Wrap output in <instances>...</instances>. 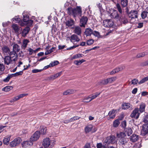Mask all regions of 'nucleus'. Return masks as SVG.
<instances>
[{"mask_svg":"<svg viewBox=\"0 0 148 148\" xmlns=\"http://www.w3.org/2000/svg\"><path fill=\"white\" fill-rule=\"evenodd\" d=\"M2 52L5 55H8L11 51L10 48L7 46L4 45L1 48Z\"/></svg>","mask_w":148,"mask_h":148,"instance_id":"obj_12","label":"nucleus"},{"mask_svg":"<svg viewBox=\"0 0 148 148\" xmlns=\"http://www.w3.org/2000/svg\"><path fill=\"white\" fill-rule=\"evenodd\" d=\"M126 136V135L123 132H119L116 134L118 143L123 148H129L130 147V142H128L129 140Z\"/></svg>","mask_w":148,"mask_h":148,"instance_id":"obj_1","label":"nucleus"},{"mask_svg":"<svg viewBox=\"0 0 148 148\" xmlns=\"http://www.w3.org/2000/svg\"><path fill=\"white\" fill-rule=\"evenodd\" d=\"M8 56L13 60L14 62L16 61L18 59V55L14 51H11Z\"/></svg>","mask_w":148,"mask_h":148,"instance_id":"obj_14","label":"nucleus"},{"mask_svg":"<svg viewBox=\"0 0 148 148\" xmlns=\"http://www.w3.org/2000/svg\"><path fill=\"white\" fill-rule=\"evenodd\" d=\"M40 136V132L38 131H36L31 136L30 140L32 141H36L39 139Z\"/></svg>","mask_w":148,"mask_h":148,"instance_id":"obj_9","label":"nucleus"},{"mask_svg":"<svg viewBox=\"0 0 148 148\" xmlns=\"http://www.w3.org/2000/svg\"><path fill=\"white\" fill-rule=\"evenodd\" d=\"M50 144V139L49 138H46L44 139L42 145L45 148L49 147Z\"/></svg>","mask_w":148,"mask_h":148,"instance_id":"obj_18","label":"nucleus"},{"mask_svg":"<svg viewBox=\"0 0 148 148\" xmlns=\"http://www.w3.org/2000/svg\"><path fill=\"white\" fill-rule=\"evenodd\" d=\"M94 40L93 39H90L86 41V44L88 45H90L94 43Z\"/></svg>","mask_w":148,"mask_h":148,"instance_id":"obj_50","label":"nucleus"},{"mask_svg":"<svg viewBox=\"0 0 148 148\" xmlns=\"http://www.w3.org/2000/svg\"><path fill=\"white\" fill-rule=\"evenodd\" d=\"M12 87L11 86H6L2 89V90L5 92H8L12 89Z\"/></svg>","mask_w":148,"mask_h":148,"instance_id":"obj_39","label":"nucleus"},{"mask_svg":"<svg viewBox=\"0 0 148 148\" xmlns=\"http://www.w3.org/2000/svg\"><path fill=\"white\" fill-rule=\"evenodd\" d=\"M138 82V80L136 79H134L132 81V84L134 85L136 84Z\"/></svg>","mask_w":148,"mask_h":148,"instance_id":"obj_58","label":"nucleus"},{"mask_svg":"<svg viewBox=\"0 0 148 148\" xmlns=\"http://www.w3.org/2000/svg\"><path fill=\"white\" fill-rule=\"evenodd\" d=\"M115 111L116 110L112 109L109 111L108 114V115L109 116L110 118L113 119L114 118L115 115L114 114L115 112Z\"/></svg>","mask_w":148,"mask_h":148,"instance_id":"obj_29","label":"nucleus"},{"mask_svg":"<svg viewBox=\"0 0 148 148\" xmlns=\"http://www.w3.org/2000/svg\"><path fill=\"white\" fill-rule=\"evenodd\" d=\"M148 13L147 12L145 9L143 11L141 14V16L143 19H144L147 16Z\"/></svg>","mask_w":148,"mask_h":148,"instance_id":"obj_42","label":"nucleus"},{"mask_svg":"<svg viewBox=\"0 0 148 148\" xmlns=\"http://www.w3.org/2000/svg\"><path fill=\"white\" fill-rule=\"evenodd\" d=\"M148 133V123H145L142 126L141 134L145 136Z\"/></svg>","mask_w":148,"mask_h":148,"instance_id":"obj_5","label":"nucleus"},{"mask_svg":"<svg viewBox=\"0 0 148 148\" xmlns=\"http://www.w3.org/2000/svg\"><path fill=\"white\" fill-rule=\"evenodd\" d=\"M111 16L112 18L115 19L119 20L120 18L116 11H114L111 14Z\"/></svg>","mask_w":148,"mask_h":148,"instance_id":"obj_23","label":"nucleus"},{"mask_svg":"<svg viewBox=\"0 0 148 148\" xmlns=\"http://www.w3.org/2000/svg\"><path fill=\"white\" fill-rule=\"evenodd\" d=\"M30 30V28L28 27H27L24 29L22 31L21 34L22 36L23 37L26 36L27 35Z\"/></svg>","mask_w":148,"mask_h":148,"instance_id":"obj_20","label":"nucleus"},{"mask_svg":"<svg viewBox=\"0 0 148 148\" xmlns=\"http://www.w3.org/2000/svg\"><path fill=\"white\" fill-rule=\"evenodd\" d=\"M29 42V41L27 39H24L22 45V48L24 49H25L27 47V44Z\"/></svg>","mask_w":148,"mask_h":148,"instance_id":"obj_35","label":"nucleus"},{"mask_svg":"<svg viewBox=\"0 0 148 148\" xmlns=\"http://www.w3.org/2000/svg\"><path fill=\"white\" fill-rule=\"evenodd\" d=\"M141 65L142 66H148V60H147L143 62L141 64Z\"/></svg>","mask_w":148,"mask_h":148,"instance_id":"obj_61","label":"nucleus"},{"mask_svg":"<svg viewBox=\"0 0 148 148\" xmlns=\"http://www.w3.org/2000/svg\"><path fill=\"white\" fill-rule=\"evenodd\" d=\"M138 138L139 136L135 134H133L130 138V141L133 143L136 141Z\"/></svg>","mask_w":148,"mask_h":148,"instance_id":"obj_21","label":"nucleus"},{"mask_svg":"<svg viewBox=\"0 0 148 148\" xmlns=\"http://www.w3.org/2000/svg\"><path fill=\"white\" fill-rule=\"evenodd\" d=\"M132 106L129 103H125L122 105V108L123 109L126 110L128 109H132Z\"/></svg>","mask_w":148,"mask_h":148,"instance_id":"obj_19","label":"nucleus"},{"mask_svg":"<svg viewBox=\"0 0 148 148\" xmlns=\"http://www.w3.org/2000/svg\"><path fill=\"white\" fill-rule=\"evenodd\" d=\"M140 115L139 113V109L138 108H135L132 112L130 116L132 118H134L136 119H138Z\"/></svg>","mask_w":148,"mask_h":148,"instance_id":"obj_8","label":"nucleus"},{"mask_svg":"<svg viewBox=\"0 0 148 148\" xmlns=\"http://www.w3.org/2000/svg\"><path fill=\"white\" fill-rule=\"evenodd\" d=\"M92 126L91 125H88L86 126L84 129L85 132L86 133L90 132L92 130Z\"/></svg>","mask_w":148,"mask_h":148,"instance_id":"obj_36","label":"nucleus"},{"mask_svg":"<svg viewBox=\"0 0 148 148\" xmlns=\"http://www.w3.org/2000/svg\"><path fill=\"white\" fill-rule=\"evenodd\" d=\"M119 21L121 23H123V24H125L128 23V21L127 19L125 17H120L119 19Z\"/></svg>","mask_w":148,"mask_h":148,"instance_id":"obj_31","label":"nucleus"},{"mask_svg":"<svg viewBox=\"0 0 148 148\" xmlns=\"http://www.w3.org/2000/svg\"><path fill=\"white\" fill-rule=\"evenodd\" d=\"M120 124L119 120L116 119L115 120L113 123V126L114 127H116L119 126Z\"/></svg>","mask_w":148,"mask_h":148,"instance_id":"obj_44","label":"nucleus"},{"mask_svg":"<svg viewBox=\"0 0 148 148\" xmlns=\"http://www.w3.org/2000/svg\"><path fill=\"white\" fill-rule=\"evenodd\" d=\"M93 31L90 28H87L85 29L84 34L87 36H90L92 34Z\"/></svg>","mask_w":148,"mask_h":148,"instance_id":"obj_30","label":"nucleus"},{"mask_svg":"<svg viewBox=\"0 0 148 148\" xmlns=\"http://www.w3.org/2000/svg\"><path fill=\"white\" fill-rule=\"evenodd\" d=\"M121 125L123 128H125L126 126V122L125 121H123L122 122Z\"/></svg>","mask_w":148,"mask_h":148,"instance_id":"obj_64","label":"nucleus"},{"mask_svg":"<svg viewBox=\"0 0 148 148\" xmlns=\"http://www.w3.org/2000/svg\"><path fill=\"white\" fill-rule=\"evenodd\" d=\"M116 7L119 12L121 14H122L123 11L121 9V7L119 3H117L116 5Z\"/></svg>","mask_w":148,"mask_h":148,"instance_id":"obj_45","label":"nucleus"},{"mask_svg":"<svg viewBox=\"0 0 148 148\" xmlns=\"http://www.w3.org/2000/svg\"><path fill=\"white\" fill-rule=\"evenodd\" d=\"M23 21L25 23V24L29 26H30L33 24V21L32 20H29V16L28 15L25 16L24 13H23Z\"/></svg>","mask_w":148,"mask_h":148,"instance_id":"obj_4","label":"nucleus"},{"mask_svg":"<svg viewBox=\"0 0 148 148\" xmlns=\"http://www.w3.org/2000/svg\"><path fill=\"white\" fill-rule=\"evenodd\" d=\"M42 70V69H34L32 70V72L34 73H36L38 72H40Z\"/></svg>","mask_w":148,"mask_h":148,"instance_id":"obj_60","label":"nucleus"},{"mask_svg":"<svg viewBox=\"0 0 148 148\" xmlns=\"http://www.w3.org/2000/svg\"><path fill=\"white\" fill-rule=\"evenodd\" d=\"M116 79V77H113L102 80L100 82V83L103 85H106L108 83H112L115 81Z\"/></svg>","mask_w":148,"mask_h":148,"instance_id":"obj_7","label":"nucleus"},{"mask_svg":"<svg viewBox=\"0 0 148 148\" xmlns=\"http://www.w3.org/2000/svg\"><path fill=\"white\" fill-rule=\"evenodd\" d=\"M71 41L72 42H79V41L80 38L76 35L73 34L71 35V38L70 39Z\"/></svg>","mask_w":148,"mask_h":148,"instance_id":"obj_22","label":"nucleus"},{"mask_svg":"<svg viewBox=\"0 0 148 148\" xmlns=\"http://www.w3.org/2000/svg\"><path fill=\"white\" fill-rule=\"evenodd\" d=\"M97 148H106L105 146L103 145L101 143H99L97 144Z\"/></svg>","mask_w":148,"mask_h":148,"instance_id":"obj_55","label":"nucleus"},{"mask_svg":"<svg viewBox=\"0 0 148 148\" xmlns=\"http://www.w3.org/2000/svg\"><path fill=\"white\" fill-rule=\"evenodd\" d=\"M121 70L122 69L121 68H116L112 71L110 73V75L113 74L117 72H118L119 71H121Z\"/></svg>","mask_w":148,"mask_h":148,"instance_id":"obj_40","label":"nucleus"},{"mask_svg":"<svg viewBox=\"0 0 148 148\" xmlns=\"http://www.w3.org/2000/svg\"><path fill=\"white\" fill-rule=\"evenodd\" d=\"M62 73V72L60 71L57 73L47 77V79L49 80H54L57 78L58 77L60 76L61 75Z\"/></svg>","mask_w":148,"mask_h":148,"instance_id":"obj_17","label":"nucleus"},{"mask_svg":"<svg viewBox=\"0 0 148 148\" xmlns=\"http://www.w3.org/2000/svg\"><path fill=\"white\" fill-rule=\"evenodd\" d=\"M12 27L15 33L17 34H18L19 29L17 25L16 24H14L12 25Z\"/></svg>","mask_w":148,"mask_h":148,"instance_id":"obj_33","label":"nucleus"},{"mask_svg":"<svg viewBox=\"0 0 148 148\" xmlns=\"http://www.w3.org/2000/svg\"><path fill=\"white\" fill-rule=\"evenodd\" d=\"M84 56V55L81 54H78L74 55L71 58V60L75 59H77L83 57Z\"/></svg>","mask_w":148,"mask_h":148,"instance_id":"obj_41","label":"nucleus"},{"mask_svg":"<svg viewBox=\"0 0 148 148\" xmlns=\"http://www.w3.org/2000/svg\"><path fill=\"white\" fill-rule=\"evenodd\" d=\"M67 10L68 14L70 15H73L74 17H75L77 15L80 16L82 12L81 8L79 6H77L76 8H68Z\"/></svg>","mask_w":148,"mask_h":148,"instance_id":"obj_2","label":"nucleus"},{"mask_svg":"<svg viewBox=\"0 0 148 148\" xmlns=\"http://www.w3.org/2000/svg\"><path fill=\"white\" fill-rule=\"evenodd\" d=\"M21 140L20 138L19 137L16 138L10 142V145L11 147H14L19 144Z\"/></svg>","mask_w":148,"mask_h":148,"instance_id":"obj_6","label":"nucleus"},{"mask_svg":"<svg viewBox=\"0 0 148 148\" xmlns=\"http://www.w3.org/2000/svg\"><path fill=\"white\" fill-rule=\"evenodd\" d=\"M5 69V66L3 64H0V71L2 72Z\"/></svg>","mask_w":148,"mask_h":148,"instance_id":"obj_59","label":"nucleus"},{"mask_svg":"<svg viewBox=\"0 0 148 148\" xmlns=\"http://www.w3.org/2000/svg\"><path fill=\"white\" fill-rule=\"evenodd\" d=\"M88 20L87 17L82 16L80 21V26L81 27H85V25L86 24Z\"/></svg>","mask_w":148,"mask_h":148,"instance_id":"obj_13","label":"nucleus"},{"mask_svg":"<svg viewBox=\"0 0 148 148\" xmlns=\"http://www.w3.org/2000/svg\"><path fill=\"white\" fill-rule=\"evenodd\" d=\"M10 138V136H5L3 140V144L6 145H8L9 143Z\"/></svg>","mask_w":148,"mask_h":148,"instance_id":"obj_28","label":"nucleus"},{"mask_svg":"<svg viewBox=\"0 0 148 148\" xmlns=\"http://www.w3.org/2000/svg\"><path fill=\"white\" fill-rule=\"evenodd\" d=\"M59 63V62L58 61L56 60L53 62H51L49 64L51 67H53L56 65L58 64Z\"/></svg>","mask_w":148,"mask_h":148,"instance_id":"obj_47","label":"nucleus"},{"mask_svg":"<svg viewBox=\"0 0 148 148\" xmlns=\"http://www.w3.org/2000/svg\"><path fill=\"white\" fill-rule=\"evenodd\" d=\"M110 138H111L110 139L111 143H113L115 142V137L114 136H110Z\"/></svg>","mask_w":148,"mask_h":148,"instance_id":"obj_56","label":"nucleus"},{"mask_svg":"<svg viewBox=\"0 0 148 148\" xmlns=\"http://www.w3.org/2000/svg\"><path fill=\"white\" fill-rule=\"evenodd\" d=\"M145 106V104L144 103H142L140 104L139 111L140 113H142L144 111Z\"/></svg>","mask_w":148,"mask_h":148,"instance_id":"obj_34","label":"nucleus"},{"mask_svg":"<svg viewBox=\"0 0 148 148\" xmlns=\"http://www.w3.org/2000/svg\"><path fill=\"white\" fill-rule=\"evenodd\" d=\"M111 138H110V136L107 137L104 141V143H106V145H108L111 143L110 140Z\"/></svg>","mask_w":148,"mask_h":148,"instance_id":"obj_54","label":"nucleus"},{"mask_svg":"<svg viewBox=\"0 0 148 148\" xmlns=\"http://www.w3.org/2000/svg\"><path fill=\"white\" fill-rule=\"evenodd\" d=\"M148 81V76L145 77L141 80L138 82L139 84H141L145 82Z\"/></svg>","mask_w":148,"mask_h":148,"instance_id":"obj_46","label":"nucleus"},{"mask_svg":"<svg viewBox=\"0 0 148 148\" xmlns=\"http://www.w3.org/2000/svg\"><path fill=\"white\" fill-rule=\"evenodd\" d=\"M138 12L136 10H132L128 14L129 17L130 18V23H133L135 21V19L138 18Z\"/></svg>","mask_w":148,"mask_h":148,"instance_id":"obj_3","label":"nucleus"},{"mask_svg":"<svg viewBox=\"0 0 148 148\" xmlns=\"http://www.w3.org/2000/svg\"><path fill=\"white\" fill-rule=\"evenodd\" d=\"M30 140L24 141L21 143L22 147L26 148L29 146H31L33 145V143Z\"/></svg>","mask_w":148,"mask_h":148,"instance_id":"obj_15","label":"nucleus"},{"mask_svg":"<svg viewBox=\"0 0 148 148\" xmlns=\"http://www.w3.org/2000/svg\"><path fill=\"white\" fill-rule=\"evenodd\" d=\"M128 0H121V4L123 7H125L128 4Z\"/></svg>","mask_w":148,"mask_h":148,"instance_id":"obj_37","label":"nucleus"},{"mask_svg":"<svg viewBox=\"0 0 148 148\" xmlns=\"http://www.w3.org/2000/svg\"><path fill=\"white\" fill-rule=\"evenodd\" d=\"M143 121L145 123H148V114L145 115L143 117Z\"/></svg>","mask_w":148,"mask_h":148,"instance_id":"obj_51","label":"nucleus"},{"mask_svg":"<svg viewBox=\"0 0 148 148\" xmlns=\"http://www.w3.org/2000/svg\"><path fill=\"white\" fill-rule=\"evenodd\" d=\"M20 49V47L17 44H14L13 46L12 51L16 53L18 52Z\"/></svg>","mask_w":148,"mask_h":148,"instance_id":"obj_26","label":"nucleus"},{"mask_svg":"<svg viewBox=\"0 0 148 148\" xmlns=\"http://www.w3.org/2000/svg\"><path fill=\"white\" fill-rule=\"evenodd\" d=\"M74 32L79 36L82 33V30L80 27L79 26L75 27L74 30Z\"/></svg>","mask_w":148,"mask_h":148,"instance_id":"obj_25","label":"nucleus"},{"mask_svg":"<svg viewBox=\"0 0 148 148\" xmlns=\"http://www.w3.org/2000/svg\"><path fill=\"white\" fill-rule=\"evenodd\" d=\"M74 63L77 65H79L81 64L80 61L75 60L74 61Z\"/></svg>","mask_w":148,"mask_h":148,"instance_id":"obj_63","label":"nucleus"},{"mask_svg":"<svg viewBox=\"0 0 148 148\" xmlns=\"http://www.w3.org/2000/svg\"><path fill=\"white\" fill-rule=\"evenodd\" d=\"M23 73V72L22 71H20L19 72H17L14 74H12V75L13 77H16L18 75H22Z\"/></svg>","mask_w":148,"mask_h":148,"instance_id":"obj_49","label":"nucleus"},{"mask_svg":"<svg viewBox=\"0 0 148 148\" xmlns=\"http://www.w3.org/2000/svg\"><path fill=\"white\" fill-rule=\"evenodd\" d=\"M74 24V21L73 20L71 19H69L66 22V25L68 27L71 26Z\"/></svg>","mask_w":148,"mask_h":148,"instance_id":"obj_32","label":"nucleus"},{"mask_svg":"<svg viewBox=\"0 0 148 148\" xmlns=\"http://www.w3.org/2000/svg\"><path fill=\"white\" fill-rule=\"evenodd\" d=\"M92 34L96 36L99 37L100 36L99 33L95 31L92 32Z\"/></svg>","mask_w":148,"mask_h":148,"instance_id":"obj_57","label":"nucleus"},{"mask_svg":"<svg viewBox=\"0 0 148 148\" xmlns=\"http://www.w3.org/2000/svg\"><path fill=\"white\" fill-rule=\"evenodd\" d=\"M103 26L105 27H110L113 25V23L111 20H104L103 22Z\"/></svg>","mask_w":148,"mask_h":148,"instance_id":"obj_11","label":"nucleus"},{"mask_svg":"<svg viewBox=\"0 0 148 148\" xmlns=\"http://www.w3.org/2000/svg\"><path fill=\"white\" fill-rule=\"evenodd\" d=\"M4 62L5 64L8 65L10 64H13V62L14 61H13L12 59H11L8 55H7L5 56L4 58Z\"/></svg>","mask_w":148,"mask_h":148,"instance_id":"obj_10","label":"nucleus"},{"mask_svg":"<svg viewBox=\"0 0 148 148\" xmlns=\"http://www.w3.org/2000/svg\"><path fill=\"white\" fill-rule=\"evenodd\" d=\"M12 20L13 21H14L15 23H19L20 21V19L16 16L13 18Z\"/></svg>","mask_w":148,"mask_h":148,"instance_id":"obj_53","label":"nucleus"},{"mask_svg":"<svg viewBox=\"0 0 148 148\" xmlns=\"http://www.w3.org/2000/svg\"><path fill=\"white\" fill-rule=\"evenodd\" d=\"M147 53L146 52H143L138 53L136 56V58H139L140 57H144L145 55H147Z\"/></svg>","mask_w":148,"mask_h":148,"instance_id":"obj_38","label":"nucleus"},{"mask_svg":"<svg viewBox=\"0 0 148 148\" xmlns=\"http://www.w3.org/2000/svg\"><path fill=\"white\" fill-rule=\"evenodd\" d=\"M96 98V97L95 96V95H94L92 96L91 97H90V99L89 100V101H84V102H86V103L89 102L91 100H92V99H95Z\"/></svg>","mask_w":148,"mask_h":148,"instance_id":"obj_62","label":"nucleus"},{"mask_svg":"<svg viewBox=\"0 0 148 148\" xmlns=\"http://www.w3.org/2000/svg\"><path fill=\"white\" fill-rule=\"evenodd\" d=\"M40 134H41L42 135L45 134L47 132L46 127L44 126H41L40 127Z\"/></svg>","mask_w":148,"mask_h":148,"instance_id":"obj_27","label":"nucleus"},{"mask_svg":"<svg viewBox=\"0 0 148 148\" xmlns=\"http://www.w3.org/2000/svg\"><path fill=\"white\" fill-rule=\"evenodd\" d=\"M12 77V74L8 75L6 78L3 79V81L5 82H8L9 79Z\"/></svg>","mask_w":148,"mask_h":148,"instance_id":"obj_48","label":"nucleus"},{"mask_svg":"<svg viewBox=\"0 0 148 148\" xmlns=\"http://www.w3.org/2000/svg\"><path fill=\"white\" fill-rule=\"evenodd\" d=\"M124 132H123L125 135L130 136L132 133V131L130 128H125L124 130Z\"/></svg>","mask_w":148,"mask_h":148,"instance_id":"obj_24","label":"nucleus"},{"mask_svg":"<svg viewBox=\"0 0 148 148\" xmlns=\"http://www.w3.org/2000/svg\"><path fill=\"white\" fill-rule=\"evenodd\" d=\"M62 73V72L60 71L57 73L47 77V79L49 80H54L57 78L58 77L60 76L61 75Z\"/></svg>","mask_w":148,"mask_h":148,"instance_id":"obj_16","label":"nucleus"},{"mask_svg":"<svg viewBox=\"0 0 148 148\" xmlns=\"http://www.w3.org/2000/svg\"><path fill=\"white\" fill-rule=\"evenodd\" d=\"M74 92V91L72 90H67L63 92V95H67L73 93Z\"/></svg>","mask_w":148,"mask_h":148,"instance_id":"obj_43","label":"nucleus"},{"mask_svg":"<svg viewBox=\"0 0 148 148\" xmlns=\"http://www.w3.org/2000/svg\"><path fill=\"white\" fill-rule=\"evenodd\" d=\"M141 146V143L140 142H139L135 144L133 148H140Z\"/></svg>","mask_w":148,"mask_h":148,"instance_id":"obj_52","label":"nucleus"}]
</instances>
